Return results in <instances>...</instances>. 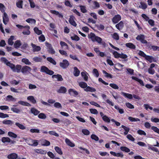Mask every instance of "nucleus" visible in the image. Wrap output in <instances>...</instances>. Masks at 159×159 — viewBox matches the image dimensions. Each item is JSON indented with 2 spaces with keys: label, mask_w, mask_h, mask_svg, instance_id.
Segmentation results:
<instances>
[{
  "label": "nucleus",
  "mask_w": 159,
  "mask_h": 159,
  "mask_svg": "<svg viewBox=\"0 0 159 159\" xmlns=\"http://www.w3.org/2000/svg\"><path fill=\"white\" fill-rule=\"evenodd\" d=\"M113 38L116 40H118L119 39V36L116 33H114L112 35Z\"/></svg>",
  "instance_id": "nucleus-60"
},
{
  "label": "nucleus",
  "mask_w": 159,
  "mask_h": 159,
  "mask_svg": "<svg viewBox=\"0 0 159 159\" xmlns=\"http://www.w3.org/2000/svg\"><path fill=\"white\" fill-rule=\"evenodd\" d=\"M38 117L40 119H45L46 118V116L44 114L41 113L39 115Z\"/></svg>",
  "instance_id": "nucleus-57"
},
{
  "label": "nucleus",
  "mask_w": 159,
  "mask_h": 159,
  "mask_svg": "<svg viewBox=\"0 0 159 159\" xmlns=\"http://www.w3.org/2000/svg\"><path fill=\"white\" fill-rule=\"evenodd\" d=\"M20 41L17 40L16 41L14 44V46L15 48H17L19 47L21 45Z\"/></svg>",
  "instance_id": "nucleus-54"
},
{
  "label": "nucleus",
  "mask_w": 159,
  "mask_h": 159,
  "mask_svg": "<svg viewBox=\"0 0 159 159\" xmlns=\"http://www.w3.org/2000/svg\"><path fill=\"white\" fill-rule=\"evenodd\" d=\"M41 144L43 146H48L50 145V142L45 139H42L40 140Z\"/></svg>",
  "instance_id": "nucleus-15"
},
{
  "label": "nucleus",
  "mask_w": 159,
  "mask_h": 159,
  "mask_svg": "<svg viewBox=\"0 0 159 159\" xmlns=\"http://www.w3.org/2000/svg\"><path fill=\"white\" fill-rule=\"evenodd\" d=\"M47 59L48 61H49L50 62L52 63L54 65L56 64V62L51 57H48L47 58Z\"/></svg>",
  "instance_id": "nucleus-44"
},
{
  "label": "nucleus",
  "mask_w": 159,
  "mask_h": 159,
  "mask_svg": "<svg viewBox=\"0 0 159 159\" xmlns=\"http://www.w3.org/2000/svg\"><path fill=\"white\" fill-rule=\"evenodd\" d=\"M60 44L62 48L65 47V49H67L68 48V46L66 43L64 42L61 41L60 43Z\"/></svg>",
  "instance_id": "nucleus-48"
},
{
  "label": "nucleus",
  "mask_w": 159,
  "mask_h": 159,
  "mask_svg": "<svg viewBox=\"0 0 159 159\" xmlns=\"http://www.w3.org/2000/svg\"><path fill=\"white\" fill-rule=\"evenodd\" d=\"M2 141L3 143H5L6 142L9 143L10 141V139L8 137H3L2 138Z\"/></svg>",
  "instance_id": "nucleus-36"
},
{
  "label": "nucleus",
  "mask_w": 159,
  "mask_h": 159,
  "mask_svg": "<svg viewBox=\"0 0 159 159\" xmlns=\"http://www.w3.org/2000/svg\"><path fill=\"white\" fill-rule=\"evenodd\" d=\"M74 74L75 76H78L80 73V70L76 67H74Z\"/></svg>",
  "instance_id": "nucleus-29"
},
{
  "label": "nucleus",
  "mask_w": 159,
  "mask_h": 159,
  "mask_svg": "<svg viewBox=\"0 0 159 159\" xmlns=\"http://www.w3.org/2000/svg\"><path fill=\"white\" fill-rule=\"evenodd\" d=\"M69 64V63L67 60H64L62 62L60 63V66L62 68L65 69L68 67Z\"/></svg>",
  "instance_id": "nucleus-7"
},
{
  "label": "nucleus",
  "mask_w": 159,
  "mask_h": 159,
  "mask_svg": "<svg viewBox=\"0 0 159 159\" xmlns=\"http://www.w3.org/2000/svg\"><path fill=\"white\" fill-rule=\"evenodd\" d=\"M144 36L143 35L141 34L138 35L136 38V39L137 40H140L143 43H147V42L144 40Z\"/></svg>",
  "instance_id": "nucleus-8"
},
{
  "label": "nucleus",
  "mask_w": 159,
  "mask_h": 159,
  "mask_svg": "<svg viewBox=\"0 0 159 159\" xmlns=\"http://www.w3.org/2000/svg\"><path fill=\"white\" fill-rule=\"evenodd\" d=\"M123 23L122 21H120L119 23L117 24L116 25V28L118 30H120L122 29L123 27Z\"/></svg>",
  "instance_id": "nucleus-27"
},
{
  "label": "nucleus",
  "mask_w": 159,
  "mask_h": 159,
  "mask_svg": "<svg viewBox=\"0 0 159 159\" xmlns=\"http://www.w3.org/2000/svg\"><path fill=\"white\" fill-rule=\"evenodd\" d=\"M74 18L75 17L73 16H70L69 20V22L70 24L74 26H76V24L74 21Z\"/></svg>",
  "instance_id": "nucleus-13"
},
{
  "label": "nucleus",
  "mask_w": 159,
  "mask_h": 159,
  "mask_svg": "<svg viewBox=\"0 0 159 159\" xmlns=\"http://www.w3.org/2000/svg\"><path fill=\"white\" fill-rule=\"evenodd\" d=\"M25 28L27 29V30L26 31H24L22 32L23 34H24L29 35L30 34V32L29 30L30 28V27L29 26H26Z\"/></svg>",
  "instance_id": "nucleus-38"
},
{
  "label": "nucleus",
  "mask_w": 159,
  "mask_h": 159,
  "mask_svg": "<svg viewBox=\"0 0 159 159\" xmlns=\"http://www.w3.org/2000/svg\"><path fill=\"white\" fill-rule=\"evenodd\" d=\"M5 8L4 5L0 3V10L2 12H5Z\"/></svg>",
  "instance_id": "nucleus-58"
},
{
  "label": "nucleus",
  "mask_w": 159,
  "mask_h": 159,
  "mask_svg": "<svg viewBox=\"0 0 159 159\" xmlns=\"http://www.w3.org/2000/svg\"><path fill=\"white\" fill-rule=\"evenodd\" d=\"M126 47L134 49L135 48V46L131 43H128L125 44Z\"/></svg>",
  "instance_id": "nucleus-37"
},
{
  "label": "nucleus",
  "mask_w": 159,
  "mask_h": 159,
  "mask_svg": "<svg viewBox=\"0 0 159 159\" xmlns=\"http://www.w3.org/2000/svg\"><path fill=\"white\" fill-rule=\"evenodd\" d=\"M40 71L42 72H45L46 74L50 75H52L54 74L53 71L50 70L47 67L44 66L41 67Z\"/></svg>",
  "instance_id": "nucleus-3"
},
{
  "label": "nucleus",
  "mask_w": 159,
  "mask_h": 159,
  "mask_svg": "<svg viewBox=\"0 0 159 159\" xmlns=\"http://www.w3.org/2000/svg\"><path fill=\"white\" fill-rule=\"evenodd\" d=\"M86 72H82L81 73L82 76L84 78V80L85 81H87L88 80V76L86 75Z\"/></svg>",
  "instance_id": "nucleus-33"
},
{
  "label": "nucleus",
  "mask_w": 159,
  "mask_h": 159,
  "mask_svg": "<svg viewBox=\"0 0 159 159\" xmlns=\"http://www.w3.org/2000/svg\"><path fill=\"white\" fill-rule=\"evenodd\" d=\"M109 85L112 88L115 89H118L119 87L116 84H110Z\"/></svg>",
  "instance_id": "nucleus-59"
},
{
  "label": "nucleus",
  "mask_w": 159,
  "mask_h": 159,
  "mask_svg": "<svg viewBox=\"0 0 159 159\" xmlns=\"http://www.w3.org/2000/svg\"><path fill=\"white\" fill-rule=\"evenodd\" d=\"M84 90L86 92H93L96 91V89L92 87H91L89 86H87L86 87V88L84 89Z\"/></svg>",
  "instance_id": "nucleus-26"
},
{
  "label": "nucleus",
  "mask_w": 159,
  "mask_h": 159,
  "mask_svg": "<svg viewBox=\"0 0 159 159\" xmlns=\"http://www.w3.org/2000/svg\"><path fill=\"white\" fill-rule=\"evenodd\" d=\"M6 100L7 101H16V99L14 98L12 96L8 95L6 98Z\"/></svg>",
  "instance_id": "nucleus-31"
},
{
  "label": "nucleus",
  "mask_w": 159,
  "mask_h": 159,
  "mask_svg": "<svg viewBox=\"0 0 159 159\" xmlns=\"http://www.w3.org/2000/svg\"><path fill=\"white\" fill-rule=\"evenodd\" d=\"M14 36H11L10 37V38L8 39V43L10 45H12L13 44V40L14 39Z\"/></svg>",
  "instance_id": "nucleus-40"
},
{
  "label": "nucleus",
  "mask_w": 159,
  "mask_h": 159,
  "mask_svg": "<svg viewBox=\"0 0 159 159\" xmlns=\"http://www.w3.org/2000/svg\"><path fill=\"white\" fill-rule=\"evenodd\" d=\"M112 52L115 58H118L120 57V54L116 51H113Z\"/></svg>",
  "instance_id": "nucleus-51"
},
{
  "label": "nucleus",
  "mask_w": 159,
  "mask_h": 159,
  "mask_svg": "<svg viewBox=\"0 0 159 159\" xmlns=\"http://www.w3.org/2000/svg\"><path fill=\"white\" fill-rule=\"evenodd\" d=\"M17 7L19 8H22L23 1L22 0H20L17 2L16 3Z\"/></svg>",
  "instance_id": "nucleus-35"
},
{
  "label": "nucleus",
  "mask_w": 159,
  "mask_h": 159,
  "mask_svg": "<svg viewBox=\"0 0 159 159\" xmlns=\"http://www.w3.org/2000/svg\"><path fill=\"white\" fill-rule=\"evenodd\" d=\"M45 44L46 46L48 48V51L49 53L51 54H54L55 51L53 49L51 45L48 43H46Z\"/></svg>",
  "instance_id": "nucleus-9"
},
{
  "label": "nucleus",
  "mask_w": 159,
  "mask_h": 159,
  "mask_svg": "<svg viewBox=\"0 0 159 159\" xmlns=\"http://www.w3.org/2000/svg\"><path fill=\"white\" fill-rule=\"evenodd\" d=\"M121 93L125 97L129 99H132L133 98L132 95L130 94L126 93L124 92H121Z\"/></svg>",
  "instance_id": "nucleus-23"
},
{
  "label": "nucleus",
  "mask_w": 159,
  "mask_h": 159,
  "mask_svg": "<svg viewBox=\"0 0 159 159\" xmlns=\"http://www.w3.org/2000/svg\"><path fill=\"white\" fill-rule=\"evenodd\" d=\"M103 120L105 122H107L108 123L110 122V118L106 115L103 116L102 118Z\"/></svg>",
  "instance_id": "nucleus-45"
},
{
  "label": "nucleus",
  "mask_w": 159,
  "mask_h": 159,
  "mask_svg": "<svg viewBox=\"0 0 159 159\" xmlns=\"http://www.w3.org/2000/svg\"><path fill=\"white\" fill-rule=\"evenodd\" d=\"M132 78L133 79L139 82L141 86H144V84H143V82L142 80L139 79L138 78L134 76L132 77Z\"/></svg>",
  "instance_id": "nucleus-21"
},
{
  "label": "nucleus",
  "mask_w": 159,
  "mask_h": 159,
  "mask_svg": "<svg viewBox=\"0 0 159 159\" xmlns=\"http://www.w3.org/2000/svg\"><path fill=\"white\" fill-rule=\"evenodd\" d=\"M128 119L132 122L140 121V120L137 118H135L131 117H128Z\"/></svg>",
  "instance_id": "nucleus-43"
},
{
  "label": "nucleus",
  "mask_w": 159,
  "mask_h": 159,
  "mask_svg": "<svg viewBox=\"0 0 159 159\" xmlns=\"http://www.w3.org/2000/svg\"><path fill=\"white\" fill-rule=\"evenodd\" d=\"M28 100H30L33 104H35L36 103V101L34 99V97L33 96H29L27 98Z\"/></svg>",
  "instance_id": "nucleus-25"
},
{
  "label": "nucleus",
  "mask_w": 159,
  "mask_h": 159,
  "mask_svg": "<svg viewBox=\"0 0 159 159\" xmlns=\"http://www.w3.org/2000/svg\"><path fill=\"white\" fill-rule=\"evenodd\" d=\"M68 92L70 95L74 96H77L78 94V93L77 91L72 89H69L68 90Z\"/></svg>",
  "instance_id": "nucleus-14"
},
{
  "label": "nucleus",
  "mask_w": 159,
  "mask_h": 159,
  "mask_svg": "<svg viewBox=\"0 0 159 159\" xmlns=\"http://www.w3.org/2000/svg\"><path fill=\"white\" fill-rule=\"evenodd\" d=\"M37 88L36 86L34 84H29V88L30 89H36Z\"/></svg>",
  "instance_id": "nucleus-56"
},
{
  "label": "nucleus",
  "mask_w": 159,
  "mask_h": 159,
  "mask_svg": "<svg viewBox=\"0 0 159 159\" xmlns=\"http://www.w3.org/2000/svg\"><path fill=\"white\" fill-rule=\"evenodd\" d=\"M31 70V68L27 66H24L21 68V71L24 74H26L29 73Z\"/></svg>",
  "instance_id": "nucleus-4"
},
{
  "label": "nucleus",
  "mask_w": 159,
  "mask_h": 159,
  "mask_svg": "<svg viewBox=\"0 0 159 159\" xmlns=\"http://www.w3.org/2000/svg\"><path fill=\"white\" fill-rule=\"evenodd\" d=\"M25 141L29 145L32 146H37L38 145V142L37 140H32L31 139H25Z\"/></svg>",
  "instance_id": "nucleus-2"
},
{
  "label": "nucleus",
  "mask_w": 159,
  "mask_h": 159,
  "mask_svg": "<svg viewBox=\"0 0 159 159\" xmlns=\"http://www.w3.org/2000/svg\"><path fill=\"white\" fill-rule=\"evenodd\" d=\"M31 113L33 114L34 115H37L40 112L39 111L34 107L32 108L31 109Z\"/></svg>",
  "instance_id": "nucleus-28"
},
{
  "label": "nucleus",
  "mask_w": 159,
  "mask_h": 159,
  "mask_svg": "<svg viewBox=\"0 0 159 159\" xmlns=\"http://www.w3.org/2000/svg\"><path fill=\"white\" fill-rule=\"evenodd\" d=\"M66 89L65 87H61L57 91V92L59 93H65L66 92Z\"/></svg>",
  "instance_id": "nucleus-24"
},
{
  "label": "nucleus",
  "mask_w": 159,
  "mask_h": 159,
  "mask_svg": "<svg viewBox=\"0 0 159 159\" xmlns=\"http://www.w3.org/2000/svg\"><path fill=\"white\" fill-rule=\"evenodd\" d=\"M79 85L82 88H85L87 87V84L84 82H79Z\"/></svg>",
  "instance_id": "nucleus-32"
},
{
  "label": "nucleus",
  "mask_w": 159,
  "mask_h": 159,
  "mask_svg": "<svg viewBox=\"0 0 159 159\" xmlns=\"http://www.w3.org/2000/svg\"><path fill=\"white\" fill-rule=\"evenodd\" d=\"M2 122L3 124L8 125H12L13 124V121L9 120H4Z\"/></svg>",
  "instance_id": "nucleus-22"
},
{
  "label": "nucleus",
  "mask_w": 159,
  "mask_h": 159,
  "mask_svg": "<svg viewBox=\"0 0 159 159\" xmlns=\"http://www.w3.org/2000/svg\"><path fill=\"white\" fill-rule=\"evenodd\" d=\"M22 61L25 64L28 65H31V63L30 62L28 59L26 58H23L22 59Z\"/></svg>",
  "instance_id": "nucleus-39"
},
{
  "label": "nucleus",
  "mask_w": 159,
  "mask_h": 159,
  "mask_svg": "<svg viewBox=\"0 0 159 159\" xmlns=\"http://www.w3.org/2000/svg\"><path fill=\"white\" fill-rule=\"evenodd\" d=\"M34 30L35 33L38 35H40L42 34V31L39 30L37 27H35L34 29Z\"/></svg>",
  "instance_id": "nucleus-49"
},
{
  "label": "nucleus",
  "mask_w": 159,
  "mask_h": 159,
  "mask_svg": "<svg viewBox=\"0 0 159 159\" xmlns=\"http://www.w3.org/2000/svg\"><path fill=\"white\" fill-rule=\"evenodd\" d=\"M18 103L19 104H20L21 105H24V106H30L31 105L29 104V103L25 102L24 101H19L18 102Z\"/></svg>",
  "instance_id": "nucleus-34"
},
{
  "label": "nucleus",
  "mask_w": 159,
  "mask_h": 159,
  "mask_svg": "<svg viewBox=\"0 0 159 159\" xmlns=\"http://www.w3.org/2000/svg\"><path fill=\"white\" fill-rule=\"evenodd\" d=\"M81 11L83 13H86L87 12V10L86 9L85 7L82 6H80Z\"/></svg>",
  "instance_id": "nucleus-63"
},
{
  "label": "nucleus",
  "mask_w": 159,
  "mask_h": 159,
  "mask_svg": "<svg viewBox=\"0 0 159 159\" xmlns=\"http://www.w3.org/2000/svg\"><path fill=\"white\" fill-rule=\"evenodd\" d=\"M18 155L17 154L14 153L9 154L7 156V158L8 159H16Z\"/></svg>",
  "instance_id": "nucleus-11"
},
{
  "label": "nucleus",
  "mask_w": 159,
  "mask_h": 159,
  "mask_svg": "<svg viewBox=\"0 0 159 159\" xmlns=\"http://www.w3.org/2000/svg\"><path fill=\"white\" fill-rule=\"evenodd\" d=\"M9 19L7 15L5 12H4V15L3 16V22L5 25H6Z\"/></svg>",
  "instance_id": "nucleus-12"
},
{
  "label": "nucleus",
  "mask_w": 159,
  "mask_h": 159,
  "mask_svg": "<svg viewBox=\"0 0 159 159\" xmlns=\"http://www.w3.org/2000/svg\"><path fill=\"white\" fill-rule=\"evenodd\" d=\"M65 142L68 145L71 147H74L75 146V144L71 142L70 140L67 138H66L65 139Z\"/></svg>",
  "instance_id": "nucleus-19"
},
{
  "label": "nucleus",
  "mask_w": 159,
  "mask_h": 159,
  "mask_svg": "<svg viewBox=\"0 0 159 159\" xmlns=\"http://www.w3.org/2000/svg\"><path fill=\"white\" fill-rule=\"evenodd\" d=\"M151 129L155 132H156L159 134V129L157 128V127L155 126H152L151 127Z\"/></svg>",
  "instance_id": "nucleus-61"
},
{
  "label": "nucleus",
  "mask_w": 159,
  "mask_h": 159,
  "mask_svg": "<svg viewBox=\"0 0 159 159\" xmlns=\"http://www.w3.org/2000/svg\"><path fill=\"white\" fill-rule=\"evenodd\" d=\"M55 149L56 152L59 154L62 155V152L61 151V149L58 147H56Z\"/></svg>",
  "instance_id": "nucleus-42"
},
{
  "label": "nucleus",
  "mask_w": 159,
  "mask_h": 159,
  "mask_svg": "<svg viewBox=\"0 0 159 159\" xmlns=\"http://www.w3.org/2000/svg\"><path fill=\"white\" fill-rule=\"evenodd\" d=\"M14 67L12 68H11L14 72H16L17 73H19L21 70L22 66L21 65H18L15 66V65L13 64Z\"/></svg>",
  "instance_id": "nucleus-6"
},
{
  "label": "nucleus",
  "mask_w": 159,
  "mask_h": 159,
  "mask_svg": "<svg viewBox=\"0 0 159 159\" xmlns=\"http://www.w3.org/2000/svg\"><path fill=\"white\" fill-rule=\"evenodd\" d=\"M8 135L10 137H12L14 138H16L17 137V135L11 132H8Z\"/></svg>",
  "instance_id": "nucleus-47"
},
{
  "label": "nucleus",
  "mask_w": 159,
  "mask_h": 159,
  "mask_svg": "<svg viewBox=\"0 0 159 159\" xmlns=\"http://www.w3.org/2000/svg\"><path fill=\"white\" fill-rule=\"evenodd\" d=\"M53 78L57 79L58 81H62L63 80V79L62 76L59 74L57 75H53L52 76Z\"/></svg>",
  "instance_id": "nucleus-17"
},
{
  "label": "nucleus",
  "mask_w": 159,
  "mask_h": 159,
  "mask_svg": "<svg viewBox=\"0 0 159 159\" xmlns=\"http://www.w3.org/2000/svg\"><path fill=\"white\" fill-rule=\"evenodd\" d=\"M16 126L18 127L20 129L24 130L26 129V127L23 125L19 123L18 122H16L15 123Z\"/></svg>",
  "instance_id": "nucleus-30"
},
{
  "label": "nucleus",
  "mask_w": 159,
  "mask_h": 159,
  "mask_svg": "<svg viewBox=\"0 0 159 159\" xmlns=\"http://www.w3.org/2000/svg\"><path fill=\"white\" fill-rule=\"evenodd\" d=\"M145 58L150 62L151 63L152 62H156V60L154 58H153L152 57H151L147 55Z\"/></svg>",
  "instance_id": "nucleus-18"
},
{
  "label": "nucleus",
  "mask_w": 159,
  "mask_h": 159,
  "mask_svg": "<svg viewBox=\"0 0 159 159\" xmlns=\"http://www.w3.org/2000/svg\"><path fill=\"white\" fill-rule=\"evenodd\" d=\"M2 62H4L7 66H9L11 68H12L14 66L13 64L10 62L5 58L2 57L1 58Z\"/></svg>",
  "instance_id": "nucleus-5"
},
{
  "label": "nucleus",
  "mask_w": 159,
  "mask_h": 159,
  "mask_svg": "<svg viewBox=\"0 0 159 159\" xmlns=\"http://www.w3.org/2000/svg\"><path fill=\"white\" fill-rule=\"evenodd\" d=\"M121 19V16L119 15H115L112 18V20L113 22L114 23H117Z\"/></svg>",
  "instance_id": "nucleus-10"
},
{
  "label": "nucleus",
  "mask_w": 159,
  "mask_h": 159,
  "mask_svg": "<svg viewBox=\"0 0 159 159\" xmlns=\"http://www.w3.org/2000/svg\"><path fill=\"white\" fill-rule=\"evenodd\" d=\"M26 21L28 23L35 24L36 20H35L31 18H29L27 19Z\"/></svg>",
  "instance_id": "nucleus-53"
},
{
  "label": "nucleus",
  "mask_w": 159,
  "mask_h": 159,
  "mask_svg": "<svg viewBox=\"0 0 159 159\" xmlns=\"http://www.w3.org/2000/svg\"><path fill=\"white\" fill-rule=\"evenodd\" d=\"M31 45L33 48L34 52H38L41 49V48L39 46H36L35 44L33 43L31 44Z\"/></svg>",
  "instance_id": "nucleus-16"
},
{
  "label": "nucleus",
  "mask_w": 159,
  "mask_h": 159,
  "mask_svg": "<svg viewBox=\"0 0 159 159\" xmlns=\"http://www.w3.org/2000/svg\"><path fill=\"white\" fill-rule=\"evenodd\" d=\"M121 150L125 151L126 152H130V149L125 147H121L120 148Z\"/></svg>",
  "instance_id": "nucleus-41"
},
{
  "label": "nucleus",
  "mask_w": 159,
  "mask_h": 159,
  "mask_svg": "<svg viewBox=\"0 0 159 159\" xmlns=\"http://www.w3.org/2000/svg\"><path fill=\"white\" fill-rule=\"evenodd\" d=\"M91 138L95 141H98L99 140L98 137L95 134H92L91 135Z\"/></svg>",
  "instance_id": "nucleus-64"
},
{
  "label": "nucleus",
  "mask_w": 159,
  "mask_h": 159,
  "mask_svg": "<svg viewBox=\"0 0 159 159\" xmlns=\"http://www.w3.org/2000/svg\"><path fill=\"white\" fill-rule=\"evenodd\" d=\"M140 4L141 5L139 6V7L143 9H145L147 7V5L145 3L141 2H140Z\"/></svg>",
  "instance_id": "nucleus-46"
},
{
  "label": "nucleus",
  "mask_w": 159,
  "mask_h": 159,
  "mask_svg": "<svg viewBox=\"0 0 159 159\" xmlns=\"http://www.w3.org/2000/svg\"><path fill=\"white\" fill-rule=\"evenodd\" d=\"M50 12L53 14L58 16L59 17L62 18L63 17V16L58 11L55 10H50Z\"/></svg>",
  "instance_id": "nucleus-20"
},
{
  "label": "nucleus",
  "mask_w": 159,
  "mask_h": 159,
  "mask_svg": "<svg viewBox=\"0 0 159 159\" xmlns=\"http://www.w3.org/2000/svg\"><path fill=\"white\" fill-rule=\"evenodd\" d=\"M89 37L91 39V40L93 41H97L99 43H101L102 39L100 37L96 36L95 34L92 33H91L89 35Z\"/></svg>",
  "instance_id": "nucleus-1"
},
{
  "label": "nucleus",
  "mask_w": 159,
  "mask_h": 159,
  "mask_svg": "<svg viewBox=\"0 0 159 159\" xmlns=\"http://www.w3.org/2000/svg\"><path fill=\"white\" fill-rule=\"evenodd\" d=\"M48 133L51 135H54L56 137H58L59 136V134L56 133L55 131H49Z\"/></svg>",
  "instance_id": "nucleus-52"
},
{
  "label": "nucleus",
  "mask_w": 159,
  "mask_h": 159,
  "mask_svg": "<svg viewBox=\"0 0 159 159\" xmlns=\"http://www.w3.org/2000/svg\"><path fill=\"white\" fill-rule=\"evenodd\" d=\"M11 110L14 112L18 113L20 112V110L16 108H11Z\"/></svg>",
  "instance_id": "nucleus-62"
},
{
  "label": "nucleus",
  "mask_w": 159,
  "mask_h": 159,
  "mask_svg": "<svg viewBox=\"0 0 159 159\" xmlns=\"http://www.w3.org/2000/svg\"><path fill=\"white\" fill-rule=\"evenodd\" d=\"M35 151L38 153H39L41 154H44L46 153V151H43L41 149H36Z\"/></svg>",
  "instance_id": "nucleus-50"
},
{
  "label": "nucleus",
  "mask_w": 159,
  "mask_h": 159,
  "mask_svg": "<svg viewBox=\"0 0 159 159\" xmlns=\"http://www.w3.org/2000/svg\"><path fill=\"white\" fill-rule=\"evenodd\" d=\"M33 60L35 62H40L41 61L42 59L39 57H35L33 58Z\"/></svg>",
  "instance_id": "nucleus-55"
}]
</instances>
